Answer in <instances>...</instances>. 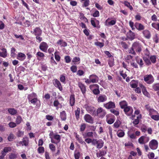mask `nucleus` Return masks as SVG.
<instances>
[{
	"label": "nucleus",
	"instance_id": "1",
	"mask_svg": "<svg viewBox=\"0 0 159 159\" xmlns=\"http://www.w3.org/2000/svg\"><path fill=\"white\" fill-rule=\"evenodd\" d=\"M149 115L151 118L154 120L157 121L159 120V114L156 110H150Z\"/></svg>",
	"mask_w": 159,
	"mask_h": 159
},
{
	"label": "nucleus",
	"instance_id": "2",
	"mask_svg": "<svg viewBox=\"0 0 159 159\" xmlns=\"http://www.w3.org/2000/svg\"><path fill=\"white\" fill-rule=\"evenodd\" d=\"M158 142L156 139H152L149 143V146L150 148L152 150L156 149L158 147Z\"/></svg>",
	"mask_w": 159,
	"mask_h": 159
},
{
	"label": "nucleus",
	"instance_id": "3",
	"mask_svg": "<svg viewBox=\"0 0 159 159\" xmlns=\"http://www.w3.org/2000/svg\"><path fill=\"white\" fill-rule=\"evenodd\" d=\"M149 140V137L146 135L141 136L138 139L139 143L140 144H144L148 142Z\"/></svg>",
	"mask_w": 159,
	"mask_h": 159
},
{
	"label": "nucleus",
	"instance_id": "4",
	"mask_svg": "<svg viewBox=\"0 0 159 159\" xmlns=\"http://www.w3.org/2000/svg\"><path fill=\"white\" fill-rule=\"evenodd\" d=\"M144 80L147 84H151L154 81V79L151 75H146L144 77Z\"/></svg>",
	"mask_w": 159,
	"mask_h": 159
},
{
	"label": "nucleus",
	"instance_id": "5",
	"mask_svg": "<svg viewBox=\"0 0 159 159\" xmlns=\"http://www.w3.org/2000/svg\"><path fill=\"white\" fill-rule=\"evenodd\" d=\"M89 88L91 90H93V93L95 94H98L100 93L99 89V86L98 84L91 85L90 86Z\"/></svg>",
	"mask_w": 159,
	"mask_h": 159
},
{
	"label": "nucleus",
	"instance_id": "6",
	"mask_svg": "<svg viewBox=\"0 0 159 159\" xmlns=\"http://www.w3.org/2000/svg\"><path fill=\"white\" fill-rule=\"evenodd\" d=\"M106 121L107 123L109 124H111L115 121V118L114 116L110 114L106 116Z\"/></svg>",
	"mask_w": 159,
	"mask_h": 159
},
{
	"label": "nucleus",
	"instance_id": "7",
	"mask_svg": "<svg viewBox=\"0 0 159 159\" xmlns=\"http://www.w3.org/2000/svg\"><path fill=\"white\" fill-rule=\"evenodd\" d=\"M28 144L29 139L27 137H25L23 138L22 141L19 142L18 143L16 144V145L17 146L20 145L26 146L28 145Z\"/></svg>",
	"mask_w": 159,
	"mask_h": 159
},
{
	"label": "nucleus",
	"instance_id": "8",
	"mask_svg": "<svg viewBox=\"0 0 159 159\" xmlns=\"http://www.w3.org/2000/svg\"><path fill=\"white\" fill-rule=\"evenodd\" d=\"M97 114L98 116L100 117H102L106 115V113L102 108H99L97 110Z\"/></svg>",
	"mask_w": 159,
	"mask_h": 159
},
{
	"label": "nucleus",
	"instance_id": "9",
	"mask_svg": "<svg viewBox=\"0 0 159 159\" xmlns=\"http://www.w3.org/2000/svg\"><path fill=\"white\" fill-rule=\"evenodd\" d=\"M124 111L125 114L128 116H131L133 112V109L130 106H128L124 109Z\"/></svg>",
	"mask_w": 159,
	"mask_h": 159
},
{
	"label": "nucleus",
	"instance_id": "10",
	"mask_svg": "<svg viewBox=\"0 0 159 159\" xmlns=\"http://www.w3.org/2000/svg\"><path fill=\"white\" fill-rule=\"evenodd\" d=\"M39 48L42 51L46 52L48 48V46L46 43L43 42L40 44Z\"/></svg>",
	"mask_w": 159,
	"mask_h": 159
},
{
	"label": "nucleus",
	"instance_id": "11",
	"mask_svg": "<svg viewBox=\"0 0 159 159\" xmlns=\"http://www.w3.org/2000/svg\"><path fill=\"white\" fill-rule=\"evenodd\" d=\"M133 46L136 52H139L141 51L142 47V45L139 43H134L133 44Z\"/></svg>",
	"mask_w": 159,
	"mask_h": 159
},
{
	"label": "nucleus",
	"instance_id": "12",
	"mask_svg": "<svg viewBox=\"0 0 159 159\" xmlns=\"http://www.w3.org/2000/svg\"><path fill=\"white\" fill-rule=\"evenodd\" d=\"M84 118L87 122L91 124H93V118L89 114L85 115L84 117Z\"/></svg>",
	"mask_w": 159,
	"mask_h": 159
},
{
	"label": "nucleus",
	"instance_id": "13",
	"mask_svg": "<svg viewBox=\"0 0 159 159\" xmlns=\"http://www.w3.org/2000/svg\"><path fill=\"white\" fill-rule=\"evenodd\" d=\"M110 19H107L105 21V25L106 26L113 25H114L116 21V19H114L113 20H109Z\"/></svg>",
	"mask_w": 159,
	"mask_h": 159
},
{
	"label": "nucleus",
	"instance_id": "14",
	"mask_svg": "<svg viewBox=\"0 0 159 159\" xmlns=\"http://www.w3.org/2000/svg\"><path fill=\"white\" fill-rule=\"evenodd\" d=\"M104 106L107 109L114 108L115 107V105L114 102H110L104 104Z\"/></svg>",
	"mask_w": 159,
	"mask_h": 159
},
{
	"label": "nucleus",
	"instance_id": "15",
	"mask_svg": "<svg viewBox=\"0 0 159 159\" xmlns=\"http://www.w3.org/2000/svg\"><path fill=\"white\" fill-rule=\"evenodd\" d=\"M107 99V98L105 95L101 94L98 97L97 100L99 102H102L106 101Z\"/></svg>",
	"mask_w": 159,
	"mask_h": 159
},
{
	"label": "nucleus",
	"instance_id": "16",
	"mask_svg": "<svg viewBox=\"0 0 159 159\" xmlns=\"http://www.w3.org/2000/svg\"><path fill=\"white\" fill-rule=\"evenodd\" d=\"M53 84L55 87H57L60 90H62V88L59 81L57 79H54L53 81Z\"/></svg>",
	"mask_w": 159,
	"mask_h": 159
},
{
	"label": "nucleus",
	"instance_id": "17",
	"mask_svg": "<svg viewBox=\"0 0 159 159\" xmlns=\"http://www.w3.org/2000/svg\"><path fill=\"white\" fill-rule=\"evenodd\" d=\"M89 78L90 79L92 83H97L98 80V77L94 74L90 75Z\"/></svg>",
	"mask_w": 159,
	"mask_h": 159
},
{
	"label": "nucleus",
	"instance_id": "18",
	"mask_svg": "<svg viewBox=\"0 0 159 159\" xmlns=\"http://www.w3.org/2000/svg\"><path fill=\"white\" fill-rule=\"evenodd\" d=\"M140 87L141 88L142 92L143 94L147 97H149L150 94L147 91V90L145 87L142 84H140Z\"/></svg>",
	"mask_w": 159,
	"mask_h": 159
},
{
	"label": "nucleus",
	"instance_id": "19",
	"mask_svg": "<svg viewBox=\"0 0 159 159\" xmlns=\"http://www.w3.org/2000/svg\"><path fill=\"white\" fill-rule=\"evenodd\" d=\"M26 58V56L24 53L22 52H19L17 55V58L20 61H24Z\"/></svg>",
	"mask_w": 159,
	"mask_h": 159
},
{
	"label": "nucleus",
	"instance_id": "20",
	"mask_svg": "<svg viewBox=\"0 0 159 159\" xmlns=\"http://www.w3.org/2000/svg\"><path fill=\"white\" fill-rule=\"evenodd\" d=\"M78 86L80 88L83 94H84L86 92V88L84 84L81 83L79 82L78 83Z\"/></svg>",
	"mask_w": 159,
	"mask_h": 159
},
{
	"label": "nucleus",
	"instance_id": "21",
	"mask_svg": "<svg viewBox=\"0 0 159 159\" xmlns=\"http://www.w3.org/2000/svg\"><path fill=\"white\" fill-rule=\"evenodd\" d=\"M36 56L37 59L39 60H43L45 56L44 53L40 52H37L36 54Z\"/></svg>",
	"mask_w": 159,
	"mask_h": 159
},
{
	"label": "nucleus",
	"instance_id": "22",
	"mask_svg": "<svg viewBox=\"0 0 159 159\" xmlns=\"http://www.w3.org/2000/svg\"><path fill=\"white\" fill-rule=\"evenodd\" d=\"M138 84V81L133 80L130 82L129 84L131 88H135L137 87Z\"/></svg>",
	"mask_w": 159,
	"mask_h": 159
},
{
	"label": "nucleus",
	"instance_id": "23",
	"mask_svg": "<svg viewBox=\"0 0 159 159\" xmlns=\"http://www.w3.org/2000/svg\"><path fill=\"white\" fill-rule=\"evenodd\" d=\"M2 52H0V57L5 58L7 57V52L6 49L3 48L2 49Z\"/></svg>",
	"mask_w": 159,
	"mask_h": 159
},
{
	"label": "nucleus",
	"instance_id": "24",
	"mask_svg": "<svg viewBox=\"0 0 159 159\" xmlns=\"http://www.w3.org/2000/svg\"><path fill=\"white\" fill-rule=\"evenodd\" d=\"M135 26L137 29L139 30H143L144 28V27L143 25L139 23H135Z\"/></svg>",
	"mask_w": 159,
	"mask_h": 159
},
{
	"label": "nucleus",
	"instance_id": "25",
	"mask_svg": "<svg viewBox=\"0 0 159 159\" xmlns=\"http://www.w3.org/2000/svg\"><path fill=\"white\" fill-rule=\"evenodd\" d=\"M33 33L35 35L39 36L41 34L42 31L39 28H36L34 30Z\"/></svg>",
	"mask_w": 159,
	"mask_h": 159
},
{
	"label": "nucleus",
	"instance_id": "26",
	"mask_svg": "<svg viewBox=\"0 0 159 159\" xmlns=\"http://www.w3.org/2000/svg\"><path fill=\"white\" fill-rule=\"evenodd\" d=\"M143 34L145 37L147 39H149L151 37L150 32L147 30H145L143 32Z\"/></svg>",
	"mask_w": 159,
	"mask_h": 159
},
{
	"label": "nucleus",
	"instance_id": "27",
	"mask_svg": "<svg viewBox=\"0 0 159 159\" xmlns=\"http://www.w3.org/2000/svg\"><path fill=\"white\" fill-rule=\"evenodd\" d=\"M125 132L122 130H119L117 132V135L120 138L123 137L125 135Z\"/></svg>",
	"mask_w": 159,
	"mask_h": 159
},
{
	"label": "nucleus",
	"instance_id": "28",
	"mask_svg": "<svg viewBox=\"0 0 159 159\" xmlns=\"http://www.w3.org/2000/svg\"><path fill=\"white\" fill-rule=\"evenodd\" d=\"M120 105L121 108L125 109L127 106L126 102L125 101H122L120 102Z\"/></svg>",
	"mask_w": 159,
	"mask_h": 159
},
{
	"label": "nucleus",
	"instance_id": "29",
	"mask_svg": "<svg viewBox=\"0 0 159 159\" xmlns=\"http://www.w3.org/2000/svg\"><path fill=\"white\" fill-rule=\"evenodd\" d=\"M70 102L71 106H73L74 105L75 103V98L74 95H72L70 96Z\"/></svg>",
	"mask_w": 159,
	"mask_h": 159
},
{
	"label": "nucleus",
	"instance_id": "30",
	"mask_svg": "<svg viewBox=\"0 0 159 159\" xmlns=\"http://www.w3.org/2000/svg\"><path fill=\"white\" fill-rule=\"evenodd\" d=\"M54 139L56 140V141H55L56 143H57L60 142L61 140V137L60 135L57 134H54L53 135V139Z\"/></svg>",
	"mask_w": 159,
	"mask_h": 159
},
{
	"label": "nucleus",
	"instance_id": "31",
	"mask_svg": "<svg viewBox=\"0 0 159 159\" xmlns=\"http://www.w3.org/2000/svg\"><path fill=\"white\" fill-rule=\"evenodd\" d=\"M57 43L58 45H59L62 47H66L67 45V44L66 42L63 41L62 40H59L57 42Z\"/></svg>",
	"mask_w": 159,
	"mask_h": 159
},
{
	"label": "nucleus",
	"instance_id": "32",
	"mask_svg": "<svg viewBox=\"0 0 159 159\" xmlns=\"http://www.w3.org/2000/svg\"><path fill=\"white\" fill-rule=\"evenodd\" d=\"M75 138L80 143L82 144L84 143V142L83 141L81 138L80 137L79 135H78L76 133H75Z\"/></svg>",
	"mask_w": 159,
	"mask_h": 159
},
{
	"label": "nucleus",
	"instance_id": "33",
	"mask_svg": "<svg viewBox=\"0 0 159 159\" xmlns=\"http://www.w3.org/2000/svg\"><path fill=\"white\" fill-rule=\"evenodd\" d=\"M30 102L31 103L34 104L36 102H39L38 106H39L40 105V101L39 100H38L36 98H34L30 100H29Z\"/></svg>",
	"mask_w": 159,
	"mask_h": 159
},
{
	"label": "nucleus",
	"instance_id": "34",
	"mask_svg": "<svg viewBox=\"0 0 159 159\" xmlns=\"http://www.w3.org/2000/svg\"><path fill=\"white\" fill-rule=\"evenodd\" d=\"M36 97L37 95L35 93H33L28 95V98L29 100H30L34 98H36Z\"/></svg>",
	"mask_w": 159,
	"mask_h": 159
},
{
	"label": "nucleus",
	"instance_id": "35",
	"mask_svg": "<svg viewBox=\"0 0 159 159\" xmlns=\"http://www.w3.org/2000/svg\"><path fill=\"white\" fill-rule=\"evenodd\" d=\"M9 113L11 115H14L17 113L16 111L13 108H9L8 109Z\"/></svg>",
	"mask_w": 159,
	"mask_h": 159
},
{
	"label": "nucleus",
	"instance_id": "36",
	"mask_svg": "<svg viewBox=\"0 0 159 159\" xmlns=\"http://www.w3.org/2000/svg\"><path fill=\"white\" fill-rule=\"evenodd\" d=\"M85 142L88 143H89L91 142H92V143L93 144H94L95 143H97V140L95 139H93V141H92V140L90 139H86L85 140Z\"/></svg>",
	"mask_w": 159,
	"mask_h": 159
},
{
	"label": "nucleus",
	"instance_id": "37",
	"mask_svg": "<svg viewBox=\"0 0 159 159\" xmlns=\"http://www.w3.org/2000/svg\"><path fill=\"white\" fill-rule=\"evenodd\" d=\"M128 36L129 38L132 40L134 39L135 35L134 33L130 30L129 33L128 34Z\"/></svg>",
	"mask_w": 159,
	"mask_h": 159
},
{
	"label": "nucleus",
	"instance_id": "38",
	"mask_svg": "<svg viewBox=\"0 0 159 159\" xmlns=\"http://www.w3.org/2000/svg\"><path fill=\"white\" fill-rule=\"evenodd\" d=\"M60 116L62 120H65L66 119V115L65 111H62L60 113Z\"/></svg>",
	"mask_w": 159,
	"mask_h": 159
},
{
	"label": "nucleus",
	"instance_id": "39",
	"mask_svg": "<svg viewBox=\"0 0 159 159\" xmlns=\"http://www.w3.org/2000/svg\"><path fill=\"white\" fill-rule=\"evenodd\" d=\"M86 109L87 111L90 113H92L94 110V108L93 107L88 106L86 107Z\"/></svg>",
	"mask_w": 159,
	"mask_h": 159
},
{
	"label": "nucleus",
	"instance_id": "40",
	"mask_svg": "<svg viewBox=\"0 0 159 159\" xmlns=\"http://www.w3.org/2000/svg\"><path fill=\"white\" fill-rule=\"evenodd\" d=\"M22 119L21 117L20 116H18L17 117L16 120V123L17 125H19L21 123Z\"/></svg>",
	"mask_w": 159,
	"mask_h": 159
},
{
	"label": "nucleus",
	"instance_id": "41",
	"mask_svg": "<svg viewBox=\"0 0 159 159\" xmlns=\"http://www.w3.org/2000/svg\"><path fill=\"white\" fill-rule=\"evenodd\" d=\"M80 1L81 2H84V4L83 5V7H87L89 6V0H80Z\"/></svg>",
	"mask_w": 159,
	"mask_h": 159
},
{
	"label": "nucleus",
	"instance_id": "42",
	"mask_svg": "<svg viewBox=\"0 0 159 159\" xmlns=\"http://www.w3.org/2000/svg\"><path fill=\"white\" fill-rule=\"evenodd\" d=\"M54 134H53V132L52 131H51L49 134V136L50 137V138L51 139V142L52 143H57L55 142L54 140L53 139V135Z\"/></svg>",
	"mask_w": 159,
	"mask_h": 159
},
{
	"label": "nucleus",
	"instance_id": "43",
	"mask_svg": "<svg viewBox=\"0 0 159 159\" xmlns=\"http://www.w3.org/2000/svg\"><path fill=\"white\" fill-rule=\"evenodd\" d=\"M124 4L125 6L128 7L130 10L132 11L133 10V7L132 6L130 5V4L129 2L127 1H125L124 2Z\"/></svg>",
	"mask_w": 159,
	"mask_h": 159
},
{
	"label": "nucleus",
	"instance_id": "44",
	"mask_svg": "<svg viewBox=\"0 0 159 159\" xmlns=\"http://www.w3.org/2000/svg\"><path fill=\"white\" fill-rule=\"evenodd\" d=\"M91 22L92 25L95 27H97L98 25H99V22L98 20H96V22H95L94 20H91Z\"/></svg>",
	"mask_w": 159,
	"mask_h": 159
},
{
	"label": "nucleus",
	"instance_id": "45",
	"mask_svg": "<svg viewBox=\"0 0 159 159\" xmlns=\"http://www.w3.org/2000/svg\"><path fill=\"white\" fill-rule=\"evenodd\" d=\"M152 25L153 28L159 31V23H152Z\"/></svg>",
	"mask_w": 159,
	"mask_h": 159
},
{
	"label": "nucleus",
	"instance_id": "46",
	"mask_svg": "<svg viewBox=\"0 0 159 159\" xmlns=\"http://www.w3.org/2000/svg\"><path fill=\"white\" fill-rule=\"evenodd\" d=\"M80 111V109L79 108H77L76 110L75 111V115L76 119L78 120L79 118V114Z\"/></svg>",
	"mask_w": 159,
	"mask_h": 159
},
{
	"label": "nucleus",
	"instance_id": "47",
	"mask_svg": "<svg viewBox=\"0 0 159 159\" xmlns=\"http://www.w3.org/2000/svg\"><path fill=\"white\" fill-rule=\"evenodd\" d=\"M11 150V148L10 147H6L4 148L3 151H2L4 152L5 153V154H6L7 152H10Z\"/></svg>",
	"mask_w": 159,
	"mask_h": 159
},
{
	"label": "nucleus",
	"instance_id": "48",
	"mask_svg": "<svg viewBox=\"0 0 159 159\" xmlns=\"http://www.w3.org/2000/svg\"><path fill=\"white\" fill-rule=\"evenodd\" d=\"M136 60L137 62L140 65V67H142L143 64L142 59L137 57L136 58Z\"/></svg>",
	"mask_w": 159,
	"mask_h": 159
},
{
	"label": "nucleus",
	"instance_id": "49",
	"mask_svg": "<svg viewBox=\"0 0 159 159\" xmlns=\"http://www.w3.org/2000/svg\"><path fill=\"white\" fill-rule=\"evenodd\" d=\"M121 124V122L118 120H117L116 122L114 124L115 127L118 128Z\"/></svg>",
	"mask_w": 159,
	"mask_h": 159
},
{
	"label": "nucleus",
	"instance_id": "50",
	"mask_svg": "<svg viewBox=\"0 0 159 159\" xmlns=\"http://www.w3.org/2000/svg\"><path fill=\"white\" fill-rule=\"evenodd\" d=\"M137 117V119H136L133 122V123L134 125H137L139 123V119L141 118V115H139Z\"/></svg>",
	"mask_w": 159,
	"mask_h": 159
},
{
	"label": "nucleus",
	"instance_id": "51",
	"mask_svg": "<svg viewBox=\"0 0 159 159\" xmlns=\"http://www.w3.org/2000/svg\"><path fill=\"white\" fill-rule=\"evenodd\" d=\"M16 52V49L13 48H12L11 49V57H14L16 55V54L15 53V52Z\"/></svg>",
	"mask_w": 159,
	"mask_h": 159
},
{
	"label": "nucleus",
	"instance_id": "52",
	"mask_svg": "<svg viewBox=\"0 0 159 159\" xmlns=\"http://www.w3.org/2000/svg\"><path fill=\"white\" fill-rule=\"evenodd\" d=\"M38 151L39 153H43L44 152V148L42 147H39L38 149Z\"/></svg>",
	"mask_w": 159,
	"mask_h": 159
},
{
	"label": "nucleus",
	"instance_id": "53",
	"mask_svg": "<svg viewBox=\"0 0 159 159\" xmlns=\"http://www.w3.org/2000/svg\"><path fill=\"white\" fill-rule=\"evenodd\" d=\"M24 134V132L19 130L16 133V135L18 137H22Z\"/></svg>",
	"mask_w": 159,
	"mask_h": 159
},
{
	"label": "nucleus",
	"instance_id": "54",
	"mask_svg": "<svg viewBox=\"0 0 159 159\" xmlns=\"http://www.w3.org/2000/svg\"><path fill=\"white\" fill-rule=\"evenodd\" d=\"M94 44L95 45L98 46L100 48H102L104 46V45L103 43L100 42H95Z\"/></svg>",
	"mask_w": 159,
	"mask_h": 159
},
{
	"label": "nucleus",
	"instance_id": "55",
	"mask_svg": "<svg viewBox=\"0 0 159 159\" xmlns=\"http://www.w3.org/2000/svg\"><path fill=\"white\" fill-rule=\"evenodd\" d=\"M134 48H133V44L132 45V47L129 50V53L135 55V52L134 51Z\"/></svg>",
	"mask_w": 159,
	"mask_h": 159
},
{
	"label": "nucleus",
	"instance_id": "56",
	"mask_svg": "<svg viewBox=\"0 0 159 159\" xmlns=\"http://www.w3.org/2000/svg\"><path fill=\"white\" fill-rule=\"evenodd\" d=\"M150 60L151 62L153 63H155L156 62V57L155 56H152L150 57Z\"/></svg>",
	"mask_w": 159,
	"mask_h": 159
},
{
	"label": "nucleus",
	"instance_id": "57",
	"mask_svg": "<svg viewBox=\"0 0 159 159\" xmlns=\"http://www.w3.org/2000/svg\"><path fill=\"white\" fill-rule=\"evenodd\" d=\"M128 136H129L131 139H134L136 138V136L134 134H131L130 131H129L128 132Z\"/></svg>",
	"mask_w": 159,
	"mask_h": 159
},
{
	"label": "nucleus",
	"instance_id": "58",
	"mask_svg": "<svg viewBox=\"0 0 159 159\" xmlns=\"http://www.w3.org/2000/svg\"><path fill=\"white\" fill-rule=\"evenodd\" d=\"M148 156L149 159H153L155 155L153 152H150L148 155Z\"/></svg>",
	"mask_w": 159,
	"mask_h": 159
},
{
	"label": "nucleus",
	"instance_id": "59",
	"mask_svg": "<svg viewBox=\"0 0 159 159\" xmlns=\"http://www.w3.org/2000/svg\"><path fill=\"white\" fill-rule=\"evenodd\" d=\"M9 126L11 128H14L16 126L17 124L14 122H10L8 124Z\"/></svg>",
	"mask_w": 159,
	"mask_h": 159
},
{
	"label": "nucleus",
	"instance_id": "60",
	"mask_svg": "<svg viewBox=\"0 0 159 159\" xmlns=\"http://www.w3.org/2000/svg\"><path fill=\"white\" fill-rule=\"evenodd\" d=\"M55 58L57 61H60V56L57 54V52H56L55 53Z\"/></svg>",
	"mask_w": 159,
	"mask_h": 159
},
{
	"label": "nucleus",
	"instance_id": "61",
	"mask_svg": "<svg viewBox=\"0 0 159 159\" xmlns=\"http://www.w3.org/2000/svg\"><path fill=\"white\" fill-rule=\"evenodd\" d=\"M71 71L73 73L76 72L77 70V67L76 66H73L70 68Z\"/></svg>",
	"mask_w": 159,
	"mask_h": 159
},
{
	"label": "nucleus",
	"instance_id": "62",
	"mask_svg": "<svg viewBox=\"0 0 159 159\" xmlns=\"http://www.w3.org/2000/svg\"><path fill=\"white\" fill-rule=\"evenodd\" d=\"M49 147L50 149L52 151L54 152L55 150V147L52 144H49Z\"/></svg>",
	"mask_w": 159,
	"mask_h": 159
},
{
	"label": "nucleus",
	"instance_id": "63",
	"mask_svg": "<svg viewBox=\"0 0 159 159\" xmlns=\"http://www.w3.org/2000/svg\"><path fill=\"white\" fill-rule=\"evenodd\" d=\"M153 89L156 90H159V84H154L153 86Z\"/></svg>",
	"mask_w": 159,
	"mask_h": 159
},
{
	"label": "nucleus",
	"instance_id": "64",
	"mask_svg": "<svg viewBox=\"0 0 159 159\" xmlns=\"http://www.w3.org/2000/svg\"><path fill=\"white\" fill-rule=\"evenodd\" d=\"M80 156V153L79 152H77L74 153V157L75 159H79Z\"/></svg>",
	"mask_w": 159,
	"mask_h": 159
}]
</instances>
